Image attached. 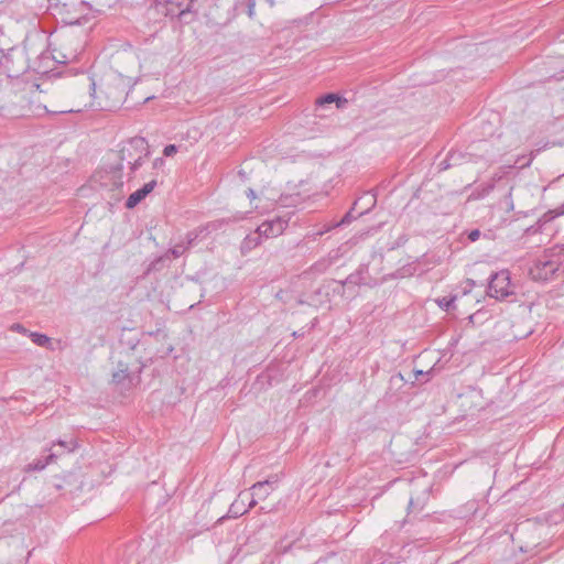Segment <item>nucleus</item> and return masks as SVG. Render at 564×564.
<instances>
[{
    "instance_id": "obj_1",
    "label": "nucleus",
    "mask_w": 564,
    "mask_h": 564,
    "mask_svg": "<svg viewBox=\"0 0 564 564\" xmlns=\"http://www.w3.org/2000/svg\"><path fill=\"white\" fill-rule=\"evenodd\" d=\"M161 158L150 160V147L143 137L131 138L110 150L102 159L101 170L106 174L155 176L163 172Z\"/></svg>"
},
{
    "instance_id": "obj_2",
    "label": "nucleus",
    "mask_w": 564,
    "mask_h": 564,
    "mask_svg": "<svg viewBox=\"0 0 564 564\" xmlns=\"http://www.w3.org/2000/svg\"><path fill=\"white\" fill-rule=\"evenodd\" d=\"M145 365L132 352H127L124 359H120L117 364L118 369L112 373V382L130 389L140 383V375Z\"/></svg>"
},
{
    "instance_id": "obj_3",
    "label": "nucleus",
    "mask_w": 564,
    "mask_h": 564,
    "mask_svg": "<svg viewBox=\"0 0 564 564\" xmlns=\"http://www.w3.org/2000/svg\"><path fill=\"white\" fill-rule=\"evenodd\" d=\"M554 253H549L544 250L542 256L536 257L533 260L534 267H531V280L534 281H547L558 270L560 262L554 259Z\"/></svg>"
},
{
    "instance_id": "obj_4",
    "label": "nucleus",
    "mask_w": 564,
    "mask_h": 564,
    "mask_svg": "<svg viewBox=\"0 0 564 564\" xmlns=\"http://www.w3.org/2000/svg\"><path fill=\"white\" fill-rule=\"evenodd\" d=\"M293 213L285 212L282 215H276L271 219H267L258 226L259 232L264 239L279 237L288 228Z\"/></svg>"
},
{
    "instance_id": "obj_5",
    "label": "nucleus",
    "mask_w": 564,
    "mask_h": 564,
    "mask_svg": "<svg viewBox=\"0 0 564 564\" xmlns=\"http://www.w3.org/2000/svg\"><path fill=\"white\" fill-rule=\"evenodd\" d=\"M510 276L508 271L490 274L487 294L495 299H503L509 295Z\"/></svg>"
},
{
    "instance_id": "obj_6",
    "label": "nucleus",
    "mask_w": 564,
    "mask_h": 564,
    "mask_svg": "<svg viewBox=\"0 0 564 564\" xmlns=\"http://www.w3.org/2000/svg\"><path fill=\"white\" fill-rule=\"evenodd\" d=\"M278 482L279 476L271 475L265 480L258 481L251 486V496L257 497L259 500H264L275 490Z\"/></svg>"
},
{
    "instance_id": "obj_7",
    "label": "nucleus",
    "mask_w": 564,
    "mask_h": 564,
    "mask_svg": "<svg viewBox=\"0 0 564 564\" xmlns=\"http://www.w3.org/2000/svg\"><path fill=\"white\" fill-rule=\"evenodd\" d=\"M367 275H368V265L360 264L358 269L350 273L345 280L338 281V284L341 288L339 293L344 294L346 285H362L367 284Z\"/></svg>"
},
{
    "instance_id": "obj_8",
    "label": "nucleus",
    "mask_w": 564,
    "mask_h": 564,
    "mask_svg": "<svg viewBox=\"0 0 564 564\" xmlns=\"http://www.w3.org/2000/svg\"><path fill=\"white\" fill-rule=\"evenodd\" d=\"M156 186V181L152 180L151 182L144 184L141 188L137 189L126 200V208L133 209L138 204H140Z\"/></svg>"
},
{
    "instance_id": "obj_9",
    "label": "nucleus",
    "mask_w": 564,
    "mask_h": 564,
    "mask_svg": "<svg viewBox=\"0 0 564 564\" xmlns=\"http://www.w3.org/2000/svg\"><path fill=\"white\" fill-rule=\"evenodd\" d=\"M193 0H166V15L181 18L191 11Z\"/></svg>"
},
{
    "instance_id": "obj_10",
    "label": "nucleus",
    "mask_w": 564,
    "mask_h": 564,
    "mask_svg": "<svg viewBox=\"0 0 564 564\" xmlns=\"http://www.w3.org/2000/svg\"><path fill=\"white\" fill-rule=\"evenodd\" d=\"M564 215V203L556 209L544 213L534 225H531V235L542 232L545 230V226L557 216Z\"/></svg>"
},
{
    "instance_id": "obj_11",
    "label": "nucleus",
    "mask_w": 564,
    "mask_h": 564,
    "mask_svg": "<svg viewBox=\"0 0 564 564\" xmlns=\"http://www.w3.org/2000/svg\"><path fill=\"white\" fill-rule=\"evenodd\" d=\"M104 93L107 99L104 107L109 109L117 107L124 96L123 88L119 87L117 84H108Z\"/></svg>"
},
{
    "instance_id": "obj_12",
    "label": "nucleus",
    "mask_w": 564,
    "mask_h": 564,
    "mask_svg": "<svg viewBox=\"0 0 564 564\" xmlns=\"http://www.w3.org/2000/svg\"><path fill=\"white\" fill-rule=\"evenodd\" d=\"M263 236L259 232V229L257 228L253 232L247 235L245 239L241 242L240 250L241 253L246 254L260 246L263 241Z\"/></svg>"
},
{
    "instance_id": "obj_13",
    "label": "nucleus",
    "mask_w": 564,
    "mask_h": 564,
    "mask_svg": "<svg viewBox=\"0 0 564 564\" xmlns=\"http://www.w3.org/2000/svg\"><path fill=\"white\" fill-rule=\"evenodd\" d=\"M186 250H187V246H185L183 243L175 245L173 248H170L164 256L155 259L150 264L149 270L158 269L160 263H162L164 260H169L170 259V256H173L174 258H180L182 254H184V252Z\"/></svg>"
},
{
    "instance_id": "obj_14",
    "label": "nucleus",
    "mask_w": 564,
    "mask_h": 564,
    "mask_svg": "<svg viewBox=\"0 0 564 564\" xmlns=\"http://www.w3.org/2000/svg\"><path fill=\"white\" fill-rule=\"evenodd\" d=\"M29 336L35 345L54 350L52 339L45 334L31 332Z\"/></svg>"
},
{
    "instance_id": "obj_15",
    "label": "nucleus",
    "mask_w": 564,
    "mask_h": 564,
    "mask_svg": "<svg viewBox=\"0 0 564 564\" xmlns=\"http://www.w3.org/2000/svg\"><path fill=\"white\" fill-rule=\"evenodd\" d=\"M56 457L55 453H51L45 457V459H36L32 464L29 465V470L41 471L43 470L50 463H52Z\"/></svg>"
},
{
    "instance_id": "obj_16",
    "label": "nucleus",
    "mask_w": 564,
    "mask_h": 564,
    "mask_svg": "<svg viewBox=\"0 0 564 564\" xmlns=\"http://www.w3.org/2000/svg\"><path fill=\"white\" fill-rule=\"evenodd\" d=\"M425 498L421 499L420 497H417L416 499H414L413 497H411L408 505V513H417L422 511L425 506Z\"/></svg>"
},
{
    "instance_id": "obj_17",
    "label": "nucleus",
    "mask_w": 564,
    "mask_h": 564,
    "mask_svg": "<svg viewBox=\"0 0 564 564\" xmlns=\"http://www.w3.org/2000/svg\"><path fill=\"white\" fill-rule=\"evenodd\" d=\"M54 445H58L63 448V451L61 453H55L56 456L57 455H61L65 452L67 453H72L74 452L77 447H78V442L75 440V438H72L70 441H63V440H58Z\"/></svg>"
},
{
    "instance_id": "obj_18",
    "label": "nucleus",
    "mask_w": 564,
    "mask_h": 564,
    "mask_svg": "<svg viewBox=\"0 0 564 564\" xmlns=\"http://www.w3.org/2000/svg\"><path fill=\"white\" fill-rule=\"evenodd\" d=\"M457 296L456 295H452V296H444L442 299H437L436 300V303L437 305L445 310V311H451V310H454L455 308V301H456Z\"/></svg>"
},
{
    "instance_id": "obj_19",
    "label": "nucleus",
    "mask_w": 564,
    "mask_h": 564,
    "mask_svg": "<svg viewBox=\"0 0 564 564\" xmlns=\"http://www.w3.org/2000/svg\"><path fill=\"white\" fill-rule=\"evenodd\" d=\"M332 264V261L329 259H321L319 261L315 262L311 270L314 273H324Z\"/></svg>"
},
{
    "instance_id": "obj_20",
    "label": "nucleus",
    "mask_w": 564,
    "mask_h": 564,
    "mask_svg": "<svg viewBox=\"0 0 564 564\" xmlns=\"http://www.w3.org/2000/svg\"><path fill=\"white\" fill-rule=\"evenodd\" d=\"M459 154H456V153H452L448 159L446 160H443L440 164H438V172H442L446 169H448L449 166L454 165L458 159Z\"/></svg>"
},
{
    "instance_id": "obj_21",
    "label": "nucleus",
    "mask_w": 564,
    "mask_h": 564,
    "mask_svg": "<svg viewBox=\"0 0 564 564\" xmlns=\"http://www.w3.org/2000/svg\"><path fill=\"white\" fill-rule=\"evenodd\" d=\"M336 101L337 102V107L339 108L341 105V99L339 97H337L335 94H327L325 95L324 97L319 98L317 100V102L319 105H324V104H330V102H334Z\"/></svg>"
},
{
    "instance_id": "obj_22",
    "label": "nucleus",
    "mask_w": 564,
    "mask_h": 564,
    "mask_svg": "<svg viewBox=\"0 0 564 564\" xmlns=\"http://www.w3.org/2000/svg\"><path fill=\"white\" fill-rule=\"evenodd\" d=\"M202 232H203V229L197 228V229L186 234V245L185 246H187V249L189 248V246L193 245V242L199 237V235Z\"/></svg>"
},
{
    "instance_id": "obj_23",
    "label": "nucleus",
    "mask_w": 564,
    "mask_h": 564,
    "mask_svg": "<svg viewBox=\"0 0 564 564\" xmlns=\"http://www.w3.org/2000/svg\"><path fill=\"white\" fill-rule=\"evenodd\" d=\"M354 207L348 210L336 226L349 224L356 217L352 215Z\"/></svg>"
},
{
    "instance_id": "obj_24",
    "label": "nucleus",
    "mask_w": 564,
    "mask_h": 564,
    "mask_svg": "<svg viewBox=\"0 0 564 564\" xmlns=\"http://www.w3.org/2000/svg\"><path fill=\"white\" fill-rule=\"evenodd\" d=\"M178 150V147H176L175 144H169L164 148L163 150V154L165 156H172L173 154H175Z\"/></svg>"
},
{
    "instance_id": "obj_25",
    "label": "nucleus",
    "mask_w": 564,
    "mask_h": 564,
    "mask_svg": "<svg viewBox=\"0 0 564 564\" xmlns=\"http://www.w3.org/2000/svg\"><path fill=\"white\" fill-rule=\"evenodd\" d=\"M479 237H480V230L479 229H473L471 231L468 232V239L471 242L478 240Z\"/></svg>"
},
{
    "instance_id": "obj_26",
    "label": "nucleus",
    "mask_w": 564,
    "mask_h": 564,
    "mask_svg": "<svg viewBox=\"0 0 564 564\" xmlns=\"http://www.w3.org/2000/svg\"><path fill=\"white\" fill-rule=\"evenodd\" d=\"M11 328H12V330H15V332H18L20 334H26L28 333V329L23 325H21L19 323L13 324Z\"/></svg>"
},
{
    "instance_id": "obj_27",
    "label": "nucleus",
    "mask_w": 564,
    "mask_h": 564,
    "mask_svg": "<svg viewBox=\"0 0 564 564\" xmlns=\"http://www.w3.org/2000/svg\"><path fill=\"white\" fill-rule=\"evenodd\" d=\"M54 59L57 61L58 63H63V64H66L69 62V59L66 58V56H64V55L61 58L58 56L54 55Z\"/></svg>"
},
{
    "instance_id": "obj_28",
    "label": "nucleus",
    "mask_w": 564,
    "mask_h": 564,
    "mask_svg": "<svg viewBox=\"0 0 564 564\" xmlns=\"http://www.w3.org/2000/svg\"><path fill=\"white\" fill-rule=\"evenodd\" d=\"M257 497L251 496V500L249 502V508H253L258 503Z\"/></svg>"
},
{
    "instance_id": "obj_29",
    "label": "nucleus",
    "mask_w": 564,
    "mask_h": 564,
    "mask_svg": "<svg viewBox=\"0 0 564 564\" xmlns=\"http://www.w3.org/2000/svg\"><path fill=\"white\" fill-rule=\"evenodd\" d=\"M247 196H248L251 200L256 198V194H254V192H253V189H252V188H249V189L247 191Z\"/></svg>"
},
{
    "instance_id": "obj_30",
    "label": "nucleus",
    "mask_w": 564,
    "mask_h": 564,
    "mask_svg": "<svg viewBox=\"0 0 564 564\" xmlns=\"http://www.w3.org/2000/svg\"><path fill=\"white\" fill-rule=\"evenodd\" d=\"M260 511H261V512H265V513H267V512H270V511H271V509H270V508H267V507H260Z\"/></svg>"
},
{
    "instance_id": "obj_31",
    "label": "nucleus",
    "mask_w": 564,
    "mask_h": 564,
    "mask_svg": "<svg viewBox=\"0 0 564 564\" xmlns=\"http://www.w3.org/2000/svg\"><path fill=\"white\" fill-rule=\"evenodd\" d=\"M234 508H236V503H232L231 505V508H230V511L234 512ZM235 514L237 516L238 514V511H235Z\"/></svg>"
},
{
    "instance_id": "obj_32",
    "label": "nucleus",
    "mask_w": 564,
    "mask_h": 564,
    "mask_svg": "<svg viewBox=\"0 0 564 564\" xmlns=\"http://www.w3.org/2000/svg\"><path fill=\"white\" fill-rule=\"evenodd\" d=\"M415 375H416V378H417L419 376H424L425 373L422 370H419V371H416Z\"/></svg>"
},
{
    "instance_id": "obj_33",
    "label": "nucleus",
    "mask_w": 564,
    "mask_h": 564,
    "mask_svg": "<svg viewBox=\"0 0 564 564\" xmlns=\"http://www.w3.org/2000/svg\"><path fill=\"white\" fill-rule=\"evenodd\" d=\"M534 523H535V524H538L539 527H541V525H542V524H541V522H540V520H539L538 518H536V519H534Z\"/></svg>"
},
{
    "instance_id": "obj_34",
    "label": "nucleus",
    "mask_w": 564,
    "mask_h": 564,
    "mask_svg": "<svg viewBox=\"0 0 564 564\" xmlns=\"http://www.w3.org/2000/svg\"><path fill=\"white\" fill-rule=\"evenodd\" d=\"M73 111H74L73 109H68V110H61L59 112L65 113V112H73Z\"/></svg>"
},
{
    "instance_id": "obj_35",
    "label": "nucleus",
    "mask_w": 564,
    "mask_h": 564,
    "mask_svg": "<svg viewBox=\"0 0 564 564\" xmlns=\"http://www.w3.org/2000/svg\"><path fill=\"white\" fill-rule=\"evenodd\" d=\"M475 282L473 280H468V285H474Z\"/></svg>"
},
{
    "instance_id": "obj_36",
    "label": "nucleus",
    "mask_w": 564,
    "mask_h": 564,
    "mask_svg": "<svg viewBox=\"0 0 564 564\" xmlns=\"http://www.w3.org/2000/svg\"><path fill=\"white\" fill-rule=\"evenodd\" d=\"M492 188H494V184H489L487 191L492 189Z\"/></svg>"
},
{
    "instance_id": "obj_37",
    "label": "nucleus",
    "mask_w": 564,
    "mask_h": 564,
    "mask_svg": "<svg viewBox=\"0 0 564 564\" xmlns=\"http://www.w3.org/2000/svg\"><path fill=\"white\" fill-rule=\"evenodd\" d=\"M528 163L527 162H523L521 163L520 167H524Z\"/></svg>"
},
{
    "instance_id": "obj_38",
    "label": "nucleus",
    "mask_w": 564,
    "mask_h": 564,
    "mask_svg": "<svg viewBox=\"0 0 564 564\" xmlns=\"http://www.w3.org/2000/svg\"><path fill=\"white\" fill-rule=\"evenodd\" d=\"M239 176H245V173L242 171H239Z\"/></svg>"
},
{
    "instance_id": "obj_39",
    "label": "nucleus",
    "mask_w": 564,
    "mask_h": 564,
    "mask_svg": "<svg viewBox=\"0 0 564 564\" xmlns=\"http://www.w3.org/2000/svg\"><path fill=\"white\" fill-rule=\"evenodd\" d=\"M563 508H564V503H563Z\"/></svg>"
}]
</instances>
